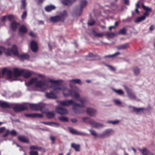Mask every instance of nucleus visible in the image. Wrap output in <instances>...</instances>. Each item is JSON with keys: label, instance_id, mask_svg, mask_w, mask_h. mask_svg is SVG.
Segmentation results:
<instances>
[{"label": "nucleus", "instance_id": "1", "mask_svg": "<svg viewBox=\"0 0 155 155\" xmlns=\"http://www.w3.org/2000/svg\"><path fill=\"white\" fill-rule=\"evenodd\" d=\"M68 16L67 12L66 10H64L59 15L51 17L50 20L53 23L57 22L59 21L64 22Z\"/></svg>", "mask_w": 155, "mask_h": 155}, {"label": "nucleus", "instance_id": "2", "mask_svg": "<svg viewBox=\"0 0 155 155\" xmlns=\"http://www.w3.org/2000/svg\"><path fill=\"white\" fill-rule=\"evenodd\" d=\"M79 101L82 103L81 104L76 103L74 102L73 104V110L75 114L82 113L84 111L83 108L85 107L84 103L85 102V99H80Z\"/></svg>", "mask_w": 155, "mask_h": 155}, {"label": "nucleus", "instance_id": "3", "mask_svg": "<svg viewBox=\"0 0 155 155\" xmlns=\"http://www.w3.org/2000/svg\"><path fill=\"white\" fill-rule=\"evenodd\" d=\"M49 81L51 83H54L50 86V87L52 88L54 91L58 90H62L64 89V87L62 84L63 81L62 80H54L52 79L50 80Z\"/></svg>", "mask_w": 155, "mask_h": 155}, {"label": "nucleus", "instance_id": "4", "mask_svg": "<svg viewBox=\"0 0 155 155\" xmlns=\"http://www.w3.org/2000/svg\"><path fill=\"white\" fill-rule=\"evenodd\" d=\"M67 91L68 92V94L65 93L64 91L63 92V94L65 97H67L69 96H71L74 97L76 100L78 101L80 99H83L81 98L79 94L75 91L70 89L67 90Z\"/></svg>", "mask_w": 155, "mask_h": 155}, {"label": "nucleus", "instance_id": "5", "mask_svg": "<svg viewBox=\"0 0 155 155\" xmlns=\"http://www.w3.org/2000/svg\"><path fill=\"white\" fill-rule=\"evenodd\" d=\"M29 106L30 108L32 110L37 111L40 110L43 112V110L45 107L44 104L40 103L38 104H29Z\"/></svg>", "mask_w": 155, "mask_h": 155}, {"label": "nucleus", "instance_id": "6", "mask_svg": "<svg viewBox=\"0 0 155 155\" xmlns=\"http://www.w3.org/2000/svg\"><path fill=\"white\" fill-rule=\"evenodd\" d=\"M124 87L127 93V95L131 99H136V96L132 91L126 85H124Z\"/></svg>", "mask_w": 155, "mask_h": 155}, {"label": "nucleus", "instance_id": "7", "mask_svg": "<svg viewBox=\"0 0 155 155\" xmlns=\"http://www.w3.org/2000/svg\"><path fill=\"white\" fill-rule=\"evenodd\" d=\"M113 132V130L111 129H107L102 133L98 135V137L101 138H103L110 136Z\"/></svg>", "mask_w": 155, "mask_h": 155}, {"label": "nucleus", "instance_id": "8", "mask_svg": "<svg viewBox=\"0 0 155 155\" xmlns=\"http://www.w3.org/2000/svg\"><path fill=\"white\" fill-rule=\"evenodd\" d=\"M12 108L14 111L15 112H20L27 110L28 109L27 106H25L24 105L21 104L14 106Z\"/></svg>", "mask_w": 155, "mask_h": 155}, {"label": "nucleus", "instance_id": "9", "mask_svg": "<svg viewBox=\"0 0 155 155\" xmlns=\"http://www.w3.org/2000/svg\"><path fill=\"white\" fill-rule=\"evenodd\" d=\"M55 110L57 113L61 115H65L67 114L68 112L66 108L60 106L57 107Z\"/></svg>", "mask_w": 155, "mask_h": 155}, {"label": "nucleus", "instance_id": "10", "mask_svg": "<svg viewBox=\"0 0 155 155\" xmlns=\"http://www.w3.org/2000/svg\"><path fill=\"white\" fill-rule=\"evenodd\" d=\"M46 81L45 80L42 81H37L35 86L37 87H39L41 88H42L45 87V88H44L45 89L47 87V86L46 85Z\"/></svg>", "mask_w": 155, "mask_h": 155}, {"label": "nucleus", "instance_id": "11", "mask_svg": "<svg viewBox=\"0 0 155 155\" xmlns=\"http://www.w3.org/2000/svg\"><path fill=\"white\" fill-rule=\"evenodd\" d=\"M30 48L31 51L34 52H37L38 50L37 43L35 41H32L30 43Z\"/></svg>", "mask_w": 155, "mask_h": 155}, {"label": "nucleus", "instance_id": "12", "mask_svg": "<svg viewBox=\"0 0 155 155\" xmlns=\"http://www.w3.org/2000/svg\"><path fill=\"white\" fill-rule=\"evenodd\" d=\"M74 101L72 100H67L65 101H61L60 102V104L63 106H68L71 105H73Z\"/></svg>", "mask_w": 155, "mask_h": 155}, {"label": "nucleus", "instance_id": "13", "mask_svg": "<svg viewBox=\"0 0 155 155\" xmlns=\"http://www.w3.org/2000/svg\"><path fill=\"white\" fill-rule=\"evenodd\" d=\"M86 112L90 116L94 117L96 115V111L93 108L87 107V108Z\"/></svg>", "mask_w": 155, "mask_h": 155}, {"label": "nucleus", "instance_id": "14", "mask_svg": "<svg viewBox=\"0 0 155 155\" xmlns=\"http://www.w3.org/2000/svg\"><path fill=\"white\" fill-rule=\"evenodd\" d=\"M34 74V72L28 70L24 69V72L22 73L24 77L26 79H28L32 75Z\"/></svg>", "mask_w": 155, "mask_h": 155}, {"label": "nucleus", "instance_id": "15", "mask_svg": "<svg viewBox=\"0 0 155 155\" xmlns=\"http://www.w3.org/2000/svg\"><path fill=\"white\" fill-rule=\"evenodd\" d=\"M69 130L70 132L73 134H76L79 135H85V134L84 133L79 131L71 127L69 128Z\"/></svg>", "mask_w": 155, "mask_h": 155}, {"label": "nucleus", "instance_id": "16", "mask_svg": "<svg viewBox=\"0 0 155 155\" xmlns=\"http://www.w3.org/2000/svg\"><path fill=\"white\" fill-rule=\"evenodd\" d=\"M25 116L28 117L36 118L39 117L42 118L43 116L42 114L38 113H34L33 114H26Z\"/></svg>", "mask_w": 155, "mask_h": 155}, {"label": "nucleus", "instance_id": "17", "mask_svg": "<svg viewBox=\"0 0 155 155\" xmlns=\"http://www.w3.org/2000/svg\"><path fill=\"white\" fill-rule=\"evenodd\" d=\"M24 72V69L20 70L17 68H14L13 69L14 74L15 76H21Z\"/></svg>", "mask_w": 155, "mask_h": 155}, {"label": "nucleus", "instance_id": "18", "mask_svg": "<svg viewBox=\"0 0 155 155\" xmlns=\"http://www.w3.org/2000/svg\"><path fill=\"white\" fill-rule=\"evenodd\" d=\"M133 109V111L137 114H141L142 113H143L144 108L143 107L137 108L134 107H131Z\"/></svg>", "mask_w": 155, "mask_h": 155}, {"label": "nucleus", "instance_id": "19", "mask_svg": "<svg viewBox=\"0 0 155 155\" xmlns=\"http://www.w3.org/2000/svg\"><path fill=\"white\" fill-rule=\"evenodd\" d=\"M139 150L141 152L143 155H153L152 153H151L146 148H144L143 149H140Z\"/></svg>", "mask_w": 155, "mask_h": 155}, {"label": "nucleus", "instance_id": "20", "mask_svg": "<svg viewBox=\"0 0 155 155\" xmlns=\"http://www.w3.org/2000/svg\"><path fill=\"white\" fill-rule=\"evenodd\" d=\"M17 56L22 60L28 59L29 58V55L27 54H19V53Z\"/></svg>", "mask_w": 155, "mask_h": 155}, {"label": "nucleus", "instance_id": "21", "mask_svg": "<svg viewBox=\"0 0 155 155\" xmlns=\"http://www.w3.org/2000/svg\"><path fill=\"white\" fill-rule=\"evenodd\" d=\"M18 139L19 141L24 143H28L29 140L25 136H19L18 137Z\"/></svg>", "mask_w": 155, "mask_h": 155}, {"label": "nucleus", "instance_id": "22", "mask_svg": "<svg viewBox=\"0 0 155 155\" xmlns=\"http://www.w3.org/2000/svg\"><path fill=\"white\" fill-rule=\"evenodd\" d=\"M12 53L15 56H17L19 53L18 52L17 47L15 45H14L12 47L11 49Z\"/></svg>", "mask_w": 155, "mask_h": 155}, {"label": "nucleus", "instance_id": "23", "mask_svg": "<svg viewBox=\"0 0 155 155\" xmlns=\"http://www.w3.org/2000/svg\"><path fill=\"white\" fill-rule=\"evenodd\" d=\"M20 25L19 23L15 21H13L11 24L10 26L11 29L13 31H15L16 28Z\"/></svg>", "mask_w": 155, "mask_h": 155}, {"label": "nucleus", "instance_id": "24", "mask_svg": "<svg viewBox=\"0 0 155 155\" xmlns=\"http://www.w3.org/2000/svg\"><path fill=\"white\" fill-rule=\"evenodd\" d=\"M90 121V124L91 125H93L95 127H98L103 126V125L102 124L98 123L95 122L93 120H91Z\"/></svg>", "mask_w": 155, "mask_h": 155}, {"label": "nucleus", "instance_id": "25", "mask_svg": "<svg viewBox=\"0 0 155 155\" xmlns=\"http://www.w3.org/2000/svg\"><path fill=\"white\" fill-rule=\"evenodd\" d=\"M46 115L48 118L51 119L54 117L55 113L54 111L48 112L46 113Z\"/></svg>", "mask_w": 155, "mask_h": 155}, {"label": "nucleus", "instance_id": "26", "mask_svg": "<svg viewBox=\"0 0 155 155\" xmlns=\"http://www.w3.org/2000/svg\"><path fill=\"white\" fill-rule=\"evenodd\" d=\"M0 106L3 108H9L10 106L9 104L6 102L0 101Z\"/></svg>", "mask_w": 155, "mask_h": 155}, {"label": "nucleus", "instance_id": "27", "mask_svg": "<svg viewBox=\"0 0 155 155\" xmlns=\"http://www.w3.org/2000/svg\"><path fill=\"white\" fill-rule=\"evenodd\" d=\"M19 32L23 34H25L28 31L25 25H21L19 28Z\"/></svg>", "mask_w": 155, "mask_h": 155}, {"label": "nucleus", "instance_id": "28", "mask_svg": "<svg viewBox=\"0 0 155 155\" xmlns=\"http://www.w3.org/2000/svg\"><path fill=\"white\" fill-rule=\"evenodd\" d=\"M80 146V145L74 143H72L71 145V147L74 148L76 151H79Z\"/></svg>", "mask_w": 155, "mask_h": 155}, {"label": "nucleus", "instance_id": "29", "mask_svg": "<svg viewBox=\"0 0 155 155\" xmlns=\"http://www.w3.org/2000/svg\"><path fill=\"white\" fill-rule=\"evenodd\" d=\"M46 96L48 98H56V96L52 92L46 93Z\"/></svg>", "mask_w": 155, "mask_h": 155}, {"label": "nucleus", "instance_id": "30", "mask_svg": "<svg viewBox=\"0 0 155 155\" xmlns=\"http://www.w3.org/2000/svg\"><path fill=\"white\" fill-rule=\"evenodd\" d=\"M75 1V0H63L62 1V2L64 5H68Z\"/></svg>", "mask_w": 155, "mask_h": 155}, {"label": "nucleus", "instance_id": "31", "mask_svg": "<svg viewBox=\"0 0 155 155\" xmlns=\"http://www.w3.org/2000/svg\"><path fill=\"white\" fill-rule=\"evenodd\" d=\"M87 2L86 1L83 0L81 1L80 2V9L83 10L87 5Z\"/></svg>", "mask_w": 155, "mask_h": 155}, {"label": "nucleus", "instance_id": "32", "mask_svg": "<svg viewBox=\"0 0 155 155\" xmlns=\"http://www.w3.org/2000/svg\"><path fill=\"white\" fill-rule=\"evenodd\" d=\"M146 17L144 16H142L141 17H137L135 20V22L138 23L144 20Z\"/></svg>", "mask_w": 155, "mask_h": 155}, {"label": "nucleus", "instance_id": "33", "mask_svg": "<svg viewBox=\"0 0 155 155\" xmlns=\"http://www.w3.org/2000/svg\"><path fill=\"white\" fill-rule=\"evenodd\" d=\"M82 13V10H75L73 13L74 17L80 16Z\"/></svg>", "mask_w": 155, "mask_h": 155}, {"label": "nucleus", "instance_id": "34", "mask_svg": "<svg viewBox=\"0 0 155 155\" xmlns=\"http://www.w3.org/2000/svg\"><path fill=\"white\" fill-rule=\"evenodd\" d=\"M69 82H73L74 84H77L80 85L82 84V82L81 80L78 79L71 80L69 81Z\"/></svg>", "mask_w": 155, "mask_h": 155}, {"label": "nucleus", "instance_id": "35", "mask_svg": "<svg viewBox=\"0 0 155 155\" xmlns=\"http://www.w3.org/2000/svg\"><path fill=\"white\" fill-rule=\"evenodd\" d=\"M4 51L6 55L7 56H10L11 54L12 53L11 49L9 48L6 49L4 48Z\"/></svg>", "mask_w": 155, "mask_h": 155}, {"label": "nucleus", "instance_id": "36", "mask_svg": "<svg viewBox=\"0 0 155 155\" xmlns=\"http://www.w3.org/2000/svg\"><path fill=\"white\" fill-rule=\"evenodd\" d=\"M92 34L96 37H101L104 35L103 33H97L95 30L93 31Z\"/></svg>", "mask_w": 155, "mask_h": 155}, {"label": "nucleus", "instance_id": "37", "mask_svg": "<svg viewBox=\"0 0 155 155\" xmlns=\"http://www.w3.org/2000/svg\"><path fill=\"white\" fill-rule=\"evenodd\" d=\"M37 81V78H33L30 79L28 84L29 85H31L33 83H35L36 84Z\"/></svg>", "mask_w": 155, "mask_h": 155}, {"label": "nucleus", "instance_id": "38", "mask_svg": "<svg viewBox=\"0 0 155 155\" xmlns=\"http://www.w3.org/2000/svg\"><path fill=\"white\" fill-rule=\"evenodd\" d=\"M87 57H90L91 58L97 57V59H100V57L97 54H94L93 53H89L88 55L87 56Z\"/></svg>", "mask_w": 155, "mask_h": 155}, {"label": "nucleus", "instance_id": "39", "mask_svg": "<svg viewBox=\"0 0 155 155\" xmlns=\"http://www.w3.org/2000/svg\"><path fill=\"white\" fill-rule=\"evenodd\" d=\"M128 44L127 43L122 45L119 46L117 48L118 50L125 49L128 47Z\"/></svg>", "mask_w": 155, "mask_h": 155}, {"label": "nucleus", "instance_id": "40", "mask_svg": "<svg viewBox=\"0 0 155 155\" xmlns=\"http://www.w3.org/2000/svg\"><path fill=\"white\" fill-rule=\"evenodd\" d=\"M120 54V53L119 52H117L112 55H105L104 58H113L116 56L119 55Z\"/></svg>", "mask_w": 155, "mask_h": 155}, {"label": "nucleus", "instance_id": "41", "mask_svg": "<svg viewBox=\"0 0 155 155\" xmlns=\"http://www.w3.org/2000/svg\"><path fill=\"white\" fill-rule=\"evenodd\" d=\"M56 7L53 5H48L45 8V10H54Z\"/></svg>", "mask_w": 155, "mask_h": 155}, {"label": "nucleus", "instance_id": "42", "mask_svg": "<svg viewBox=\"0 0 155 155\" xmlns=\"http://www.w3.org/2000/svg\"><path fill=\"white\" fill-rule=\"evenodd\" d=\"M58 118L59 120L63 122H67L68 121V119L67 117L64 116L59 117Z\"/></svg>", "mask_w": 155, "mask_h": 155}, {"label": "nucleus", "instance_id": "43", "mask_svg": "<svg viewBox=\"0 0 155 155\" xmlns=\"http://www.w3.org/2000/svg\"><path fill=\"white\" fill-rule=\"evenodd\" d=\"M113 91L119 95H122L124 94V92L121 89L116 90L114 89H113Z\"/></svg>", "mask_w": 155, "mask_h": 155}, {"label": "nucleus", "instance_id": "44", "mask_svg": "<svg viewBox=\"0 0 155 155\" xmlns=\"http://www.w3.org/2000/svg\"><path fill=\"white\" fill-rule=\"evenodd\" d=\"M29 149L31 150H41L42 148L41 147H38L37 146H35L34 145L31 146L30 147Z\"/></svg>", "mask_w": 155, "mask_h": 155}, {"label": "nucleus", "instance_id": "45", "mask_svg": "<svg viewBox=\"0 0 155 155\" xmlns=\"http://www.w3.org/2000/svg\"><path fill=\"white\" fill-rule=\"evenodd\" d=\"M140 69L137 67L133 69V72L136 75H137L140 73Z\"/></svg>", "mask_w": 155, "mask_h": 155}, {"label": "nucleus", "instance_id": "46", "mask_svg": "<svg viewBox=\"0 0 155 155\" xmlns=\"http://www.w3.org/2000/svg\"><path fill=\"white\" fill-rule=\"evenodd\" d=\"M21 9H25L26 5L25 0H22L21 1Z\"/></svg>", "mask_w": 155, "mask_h": 155}, {"label": "nucleus", "instance_id": "47", "mask_svg": "<svg viewBox=\"0 0 155 155\" xmlns=\"http://www.w3.org/2000/svg\"><path fill=\"white\" fill-rule=\"evenodd\" d=\"M7 77L9 79H11L12 77V72L10 70H9L7 71Z\"/></svg>", "mask_w": 155, "mask_h": 155}, {"label": "nucleus", "instance_id": "48", "mask_svg": "<svg viewBox=\"0 0 155 155\" xmlns=\"http://www.w3.org/2000/svg\"><path fill=\"white\" fill-rule=\"evenodd\" d=\"M126 30L125 28H123L120 29L118 32L119 34L125 35L126 34Z\"/></svg>", "mask_w": 155, "mask_h": 155}, {"label": "nucleus", "instance_id": "49", "mask_svg": "<svg viewBox=\"0 0 155 155\" xmlns=\"http://www.w3.org/2000/svg\"><path fill=\"white\" fill-rule=\"evenodd\" d=\"M91 120H93L87 117H84L83 118V121L85 123H89L90 124V121Z\"/></svg>", "mask_w": 155, "mask_h": 155}, {"label": "nucleus", "instance_id": "50", "mask_svg": "<svg viewBox=\"0 0 155 155\" xmlns=\"http://www.w3.org/2000/svg\"><path fill=\"white\" fill-rule=\"evenodd\" d=\"M7 16V18L9 21H12L15 18V16L12 15H8Z\"/></svg>", "mask_w": 155, "mask_h": 155}, {"label": "nucleus", "instance_id": "51", "mask_svg": "<svg viewBox=\"0 0 155 155\" xmlns=\"http://www.w3.org/2000/svg\"><path fill=\"white\" fill-rule=\"evenodd\" d=\"M27 15V12L26 11H24L23 12L22 15H21V17L22 19L23 20L25 19L26 18Z\"/></svg>", "mask_w": 155, "mask_h": 155}, {"label": "nucleus", "instance_id": "52", "mask_svg": "<svg viewBox=\"0 0 155 155\" xmlns=\"http://www.w3.org/2000/svg\"><path fill=\"white\" fill-rule=\"evenodd\" d=\"M89 130L92 135L94 136H97V134L94 130Z\"/></svg>", "mask_w": 155, "mask_h": 155}, {"label": "nucleus", "instance_id": "53", "mask_svg": "<svg viewBox=\"0 0 155 155\" xmlns=\"http://www.w3.org/2000/svg\"><path fill=\"white\" fill-rule=\"evenodd\" d=\"M10 134L12 136H14L16 135L17 133L14 130H13L10 132Z\"/></svg>", "mask_w": 155, "mask_h": 155}, {"label": "nucleus", "instance_id": "54", "mask_svg": "<svg viewBox=\"0 0 155 155\" xmlns=\"http://www.w3.org/2000/svg\"><path fill=\"white\" fill-rule=\"evenodd\" d=\"M30 155H38V153L37 151H31L29 152Z\"/></svg>", "mask_w": 155, "mask_h": 155}, {"label": "nucleus", "instance_id": "55", "mask_svg": "<svg viewBox=\"0 0 155 155\" xmlns=\"http://www.w3.org/2000/svg\"><path fill=\"white\" fill-rule=\"evenodd\" d=\"M50 139L52 141L51 143L53 144H54L55 143V137L52 136H50Z\"/></svg>", "mask_w": 155, "mask_h": 155}, {"label": "nucleus", "instance_id": "56", "mask_svg": "<svg viewBox=\"0 0 155 155\" xmlns=\"http://www.w3.org/2000/svg\"><path fill=\"white\" fill-rule=\"evenodd\" d=\"M107 122L110 124H117L119 122V120H115L114 121H108Z\"/></svg>", "mask_w": 155, "mask_h": 155}, {"label": "nucleus", "instance_id": "57", "mask_svg": "<svg viewBox=\"0 0 155 155\" xmlns=\"http://www.w3.org/2000/svg\"><path fill=\"white\" fill-rule=\"evenodd\" d=\"M107 66L109 68L110 70L112 71H115L116 70V69L115 68L113 67L112 66L110 65H107Z\"/></svg>", "mask_w": 155, "mask_h": 155}, {"label": "nucleus", "instance_id": "58", "mask_svg": "<svg viewBox=\"0 0 155 155\" xmlns=\"http://www.w3.org/2000/svg\"><path fill=\"white\" fill-rule=\"evenodd\" d=\"M146 12L144 14L143 16H144L145 17L148 16L149 15V12H151V10H146Z\"/></svg>", "mask_w": 155, "mask_h": 155}, {"label": "nucleus", "instance_id": "59", "mask_svg": "<svg viewBox=\"0 0 155 155\" xmlns=\"http://www.w3.org/2000/svg\"><path fill=\"white\" fill-rule=\"evenodd\" d=\"M109 37H112L114 35V33H107L106 34Z\"/></svg>", "mask_w": 155, "mask_h": 155}, {"label": "nucleus", "instance_id": "60", "mask_svg": "<svg viewBox=\"0 0 155 155\" xmlns=\"http://www.w3.org/2000/svg\"><path fill=\"white\" fill-rule=\"evenodd\" d=\"M95 21H91L88 22V24L89 26H92L95 23Z\"/></svg>", "mask_w": 155, "mask_h": 155}, {"label": "nucleus", "instance_id": "61", "mask_svg": "<svg viewBox=\"0 0 155 155\" xmlns=\"http://www.w3.org/2000/svg\"><path fill=\"white\" fill-rule=\"evenodd\" d=\"M53 124H56L57 125V126H58L59 125V124L58 123L51 122H49L48 125L51 126Z\"/></svg>", "mask_w": 155, "mask_h": 155}, {"label": "nucleus", "instance_id": "62", "mask_svg": "<svg viewBox=\"0 0 155 155\" xmlns=\"http://www.w3.org/2000/svg\"><path fill=\"white\" fill-rule=\"evenodd\" d=\"M29 34L32 37H35L36 36V35L32 31H31Z\"/></svg>", "mask_w": 155, "mask_h": 155}, {"label": "nucleus", "instance_id": "63", "mask_svg": "<svg viewBox=\"0 0 155 155\" xmlns=\"http://www.w3.org/2000/svg\"><path fill=\"white\" fill-rule=\"evenodd\" d=\"M8 71L6 68H5L2 70V74L3 75H4L5 73L7 72V71Z\"/></svg>", "mask_w": 155, "mask_h": 155}, {"label": "nucleus", "instance_id": "64", "mask_svg": "<svg viewBox=\"0 0 155 155\" xmlns=\"http://www.w3.org/2000/svg\"><path fill=\"white\" fill-rule=\"evenodd\" d=\"M140 8V5L139 2H138L136 4V8L135 10H138V9Z\"/></svg>", "mask_w": 155, "mask_h": 155}]
</instances>
